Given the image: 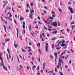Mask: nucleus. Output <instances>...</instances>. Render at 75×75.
Returning a JSON list of instances; mask_svg holds the SVG:
<instances>
[{
    "mask_svg": "<svg viewBox=\"0 0 75 75\" xmlns=\"http://www.w3.org/2000/svg\"><path fill=\"white\" fill-rule=\"evenodd\" d=\"M65 53H66L65 52H62L61 54V56H62V55H63V54H65Z\"/></svg>",
    "mask_w": 75,
    "mask_h": 75,
    "instance_id": "obj_17",
    "label": "nucleus"
},
{
    "mask_svg": "<svg viewBox=\"0 0 75 75\" xmlns=\"http://www.w3.org/2000/svg\"><path fill=\"white\" fill-rule=\"evenodd\" d=\"M39 68H40V66H39L37 67V69L38 71L39 70Z\"/></svg>",
    "mask_w": 75,
    "mask_h": 75,
    "instance_id": "obj_37",
    "label": "nucleus"
},
{
    "mask_svg": "<svg viewBox=\"0 0 75 75\" xmlns=\"http://www.w3.org/2000/svg\"><path fill=\"white\" fill-rule=\"evenodd\" d=\"M44 7L45 8V9H47V7H46L45 6H44Z\"/></svg>",
    "mask_w": 75,
    "mask_h": 75,
    "instance_id": "obj_51",
    "label": "nucleus"
},
{
    "mask_svg": "<svg viewBox=\"0 0 75 75\" xmlns=\"http://www.w3.org/2000/svg\"><path fill=\"white\" fill-rule=\"evenodd\" d=\"M20 20H24V17L22 18L21 17L20 18Z\"/></svg>",
    "mask_w": 75,
    "mask_h": 75,
    "instance_id": "obj_25",
    "label": "nucleus"
},
{
    "mask_svg": "<svg viewBox=\"0 0 75 75\" xmlns=\"http://www.w3.org/2000/svg\"><path fill=\"white\" fill-rule=\"evenodd\" d=\"M61 47H60L58 48H57V47H56V49L57 50H60L61 49Z\"/></svg>",
    "mask_w": 75,
    "mask_h": 75,
    "instance_id": "obj_21",
    "label": "nucleus"
},
{
    "mask_svg": "<svg viewBox=\"0 0 75 75\" xmlns=\"http://www.w3.org/2000/svg\"><path fill=\"white\" fill-rule=\"evenodd\" d=\"M44 28H45V29L46 30H47V28H46V27H45V26H44Z\"/></svg>",
    "mask_w": 75,
    "mask_h": 75,
    "instance_id": "obj_38",
    "label": "nucleus"
},
{
    "mask_svg": "<svg viewBox=\"0 0 75 75\" xmlns=\"http://www.w3.org/2000/svg\"><path fill=\"white\" fill-rule=\"evenodd\" d=\"M31 63L33 65H34V64H33V61H31Z\"/></svg>",
    "mask_w": 75,
    "mask_h": 75,
    "instance_id": "obj_48",
    "label": "nucleus"
},
{
    "mask_svg": "<svg viewBox=\"0 0 75 75\" xmlns=\"http://www.w3.org/2000/svg\"><path fill=\"white\" fill-rule=\"evenodd\" d=\"M59 73L60 74V75H64V74H63L62 73V72H61L59 71Z\"/></svg>",
    "mask_w": 75,
    "mask_h": 75,
    "instance_id": "obj_23",
    "label": "nucleus"
},
{
    "mask_svg": "<svg viewBox=\"0 0 75 75\" xmlns=\"http://www.w3.org/2000/svg\"><path fill=\"white\" fill-rule=\"evenodd\" d=\"M68 9L70 10V11L71 12V13H74V11H73V9L71 8L70 6L68 7Z\"/></svg>",
    "mask_w": 75,
    "mask_h": 75,
    "instance_id": "obj_4",
    "label": "nucleus"
},
{
    "mask_svg": "<svg viewBox=\"0 0 75 75\" xmlns=\"http://www.w3.org/2000/svg\"><path fill=\"white\" fill-rule=\"evenodd\" d=\"M52 14H55V12L54 11H52Z\"/></svg>",
    "mask_w": 75,
    "mask_h": 75,
    "instance_id": "obj_29",
    "label": "nucleus"
},
{
    "mask_svg": "<svg viewBox=\"0 0 75 75\" xmlns=\"http://www.w3.org/2000/svg\"><path fill=\"white\" fill-rule=\"evenodd\" d=\"M67 45H68V44H67V45H65V44H64V43H62V45H61V47H66V46H67Z\"/></svg>",
    "mask_w": 75,
    "mask_h": 75,
    "instance_id": "obj_9",
    "label": "nucleus"
},
{
    "mask_svg": "<svg viewBox=\"0 0 75 75\" xmlns=\"http://www.w3.org/2000/svg\"><path fill=\"white\" fill-rule=\"evenodd\" d=\"M58 10H59V11L61 12L62 13L63 11H62V10H61V9L60 8H59L58 9Z\"/></svg>",
    "mask_w": 75,
    "mask_h": 75,
    "instance_id": "obj_27",
    "label": "nucleus"
},
{
    "mask_svg": "<svg viewBox=\"0 0 75 75\" xmlns=\"http://www.w3.org/2000/svg\"><path fill=\"white\" fill-rule=\"evenodd\" d=\"M67 31L68 32H69V31H70V30H69V29H67Z\"/></svg>",
    "mask_w": 75,
    "mask_h": 75,
    "instance_id": "obj_62",
    "label": "nucleus"
},
{
    "mask_svg": "<svg viewBox=\"0 0 75 75\" xmlns=\"http://www.w3.org/2000/svg\"><path fill=\"white\" fill-rule=\"evenodd\" d=\"M32 60L33 61H34V57H32Z\"/></svg>",
    "mask_w": 75,
    "mask_h": 75,
    "instance_id": "obj_30",
    "label": "nucleus"
},
{
    "mask_svg": "<svg viewBox=\"0 0 75 75\" xmlns=\"http://www.w3.org/2000/svg\"><path fill=\"white\" fill-rule=\"evenodd\" d=\"M57 53H54V55L55 57V62L56 63L57 62Z\"/></svg>",
    "mask_w": 75,
    "mask_h": 75,
    "instance_id": "obj_7",
    "label": "nucleus"
},
{
    "mask_svg": "<svg viewBox=\"0 0 75 75\" xmlns=\"http://www.w3.org/2000/svg\"><path fill=\"white\" fill-rule=\"evenodd\" d=\"M12 11H13V12H15V11H14V9H13V8H12Z\"/></svg>",
    "mask_w": 75,
    "mask_h": 75,
    "instance_id": "obj_54",
    "label": "nucleus"
},
{
    "mask_svg": "<svg viewBox=\"0 0 75 75\" xmlns=\"http://www.w3.org/2000/svg\"><path fill=\"white\" fill-rule=\"evenodd\" d=\"M42 20L45 23H46V24H50L51 22V21L50 20H48V19H47V21H45V19H44V18H42Z\"/></svg>",
    "mask_w": 75,
    "mask_h": 75,
    "instance_id": "obj_2",
    "label": "nucleus"
},
{
    "mask_svg": "<svg viewBox=\"0 0 75 75\" xmlns=\"http://www.w3.org/2000/svg\"><path fill=\"white\" fill-rule=\"evenodd\" d=\"M9 58H11V56L10 55V53L9 54Z\"/></svg>",
    "mask_w": 75,
    "mask_h": 75,
    "instance_id": "obj_46",
    "label": "nucleus"
},
{
    "mask_svg": "<svg viewBox=\"0 0 75 75\" xmlns=\"http://www.w3.org/2000/svg\"><path fill=\"white\" fill-rule=\"evenodd\" d=\"M48 30L49 31H51V29H48Z\"/></svg>",
    "mask_w": 75,
    "mask_h": 75,
    "instance_id": "obj_61",
    "label": "nucleus"
},
{
    "mask_svg": "<svg viewBox=\"0 0 75 75\" xmlns=\"http://www.w3.org/2000/svg\"><path fill=\"white\" fill-rule=\"evenodd\" d=\"M43 65V67H45V63H44Z\"/></svg>",
    "mask_w": 75,
    "mask_h": 75,
    "instance_id": "obj_32",
    "label": "nucleus"
},
{
    "mask_svg": "<svg viewBox=\"0 0 75 75\" xmlns=\"http://www.w3.org/2000/svg\"><path fill=\"white\" fill-rule=\"evenodd\" d=\"M71 4V2H69V3H68V4L70 5Z\"/></svg>",
    "mask_w": 75,
    "mask_h": 75,
    "instance_id": "obj_59",
    "label": "nucleus"
},
{
    "mask_svg": "<svg viewBox=\"0 0 75 75\" xmlns=\"http://www.w3.org/2000/svg\"><path fill=\"white\" fill-rule=\"evenodd\" d=\"M46 46H45L46 50L47 51H48V44L46 43Z\"/></svg>",
    "mask_w": 75,
    "mask_h": 75,
    "instance_id": "obj_5",
    "label": "nucleus"
},
{
    "mask_svg": "<svg viewBox=\"0 0 75 75\" xmlns=\"http://www.w3.org/2000/svg\"><path fill=\"white\" fill-rule=\"evenodd\" d=\"M23 28H25V22L24 21L23 22Z\"/></svg>",
    "mask_w": 75,
    "mask_h": 75,
    "instance_id": "obj_10",
    "label": "nucleus"
},
{
    "mask_svg": "<svg viewBox=\"0 0 75 75\" xmlns=\"http://www.w3.org/2000/svg\"><path fill=\"white\" fill-rule=\"evenodd\" d=\"M6 56H7V59H8V60L9 58H8V55H7Z\"/></svg>",
    "mask_w": 75,
    "mask_h": 75,
    "instance_id": "obj_43",
    "label": "nucleus"
},
{
    "mask_svg": "<svg viewBox=\"0 0 75 75\" xmlns=\"http://www.w3.org/2000/svg\"><path fill=\"white\" fill-rule=\"evenodd\" d=\"M30 6H33V3H31L30 4Z\"/></svg>",
    "mask_w": 75,
    "mask_h": 75,
    "instance_id": "obj_35",
    "label": "nucleus"
},
{
    "mask_svg": "<svg viewBox=\"0 0 75 75\" xmlns=\"http://www.w3.org/2000/svg\"><path fill=\"white\" fill-rule=\"evenodd\" d=\"M74 24V22H72L71 23V24Z\"/></svg>",
    "mask_w": 75,
    "mask_h": 75,
    "instance_id": "obj_64",
    "label": "nucleus"
},
{
    "mask_svg": "<svg viewBox=\"0 0 75 75\" xmlns=\"http://www.w3.org/2000/svg\"><path fill=\"white\" fill-rule=\"evenodd\" d=\"M37 45L38 47H40V43L38 42V44H37Z\"/></svg>",
    "mask_w": 75,
    "mask_h": 75,
    "instance_id": "obj_18",
    "label": "nucleus"
},
{
    "mask_svg": "<svg viewBox=\"0 0 75 75\" xmlns=\"http://www.w3.org/2000/svg\"><path fill=\"white\" fill-rule=\"evenodd\" d=\"M55 37H54L52 39V40H55Z\"/></svg>",
    "mask_w": 75,
    "mask_h": 75,
    "instance_id": "obj_49",
    "label": "nucleus"
},
{
    "mask_svg": "<svg viewBox=\"0 0 75 75\" xmlns=\"http://www.w3.org/2000/svg\"><path fill=\"white\" fill-rule=\"evenodd\" d=\"M54 45H53V44H52V48L53 49H54Z\"/></svg>",
    "mask_w": 75,
    "mask_h": 75,
    "instance_id": "obj_41",
    "label": "nucleus"
},
{
    "mask_svg": "<svg viewBox=\"0 0 75 75\" xmlns=\"http://www.w3.org/2000/svg\"><path fill=\"white\" fill-rule=\"evenodd\" d=\"M1 43H2V45H3V46H4V45H6V44H5V43H4L1 42Z\"/></svg>",
    "mask_w": 75,
    "mask_h": 75,
    "instance_id": "obj_28",
    "label": "nucleus"
},
{
    "mask_svg": "<svg viewBox=\"0 0 75 75\" xmlns=\"http://www.w3.org/2000/svg\"><path fill=\"white\" fill-rule=\"evenodd\" d=\"M53 25L54 26H55V27H57L58 25H57V23L56 22L53 23Z\"/></svg>",
    "mask_w": 75,
    "mask_h": 75,
    "instance_id": "obj_8",
    "label": "nucleus"
},
{
    "mask_svg": "<svg viewBox=\"0 0 75 75\" xmlns=\"http://www.w3.org/2000/svg\"><path fill=\"white\" fill-rule=\"evenodd\" d=\"M3 26L4 27V30L5 32H6V33H7V30H6V26H5V25H3Z\"/></svg>",
    "mask_w": 75,
    "mask_h": 75,
    "instance_id": "obj_13",
    "label": "nucleus"
},
{
    "mask_svg": "<svg viewBox=\"0 0 75 75\" xmlns=\"http://www.w3.org/2000/svg\"><path fill=\"white\" fill-rule=\"evenodd\" d=\"M15 23V24H17V21L16 20L13 21Z\"/></svg>",
    "mask_w": 75,
    "mask_h": 75,
    "instance_id": "obj_39",
    "label": "nucleus"
},
{
    "mask_svg": "<svg viewBox=\"0 0 75 75\" xmlns=\"http://www.w3.org/2000/svg\"><path fill=\"white\" fill-rule=\"evenodd\" d=\"M15 43H16V42H15V43L14 44V45L16 48H17V47L18 46V45L17 44H15Z\"/></svg>",
    "mask_w": 75,
    "mask_h": 75,
    "instance_id": "obj_11",
    "label": "nucleus"
},
{
    "mask_svg": "<svg viewBox=\"0 0 75 75\" xmlns=\"http://www.w3.org/2000/svg\"><path fill=\"white\" fill-rule=\"evenodd\" d=\"M30 12H32V13H34V10L33 9H32L31 11L30 10Z\"/></svg>",
    "mask_w": 75,
    "mask_h": 75,
    "instance_id": "obj_34",
    "label": "nucleus"
},
{
    "mask_svg": "<svg viewBox=\"0 0 75 75\" xmlns=\"http://www.w3.org/2000/svg\"><path fill=\"white\" fill-rule=\"evenodd\" d=\"M52 33V34H57V33H58V31H53Z\"/></svg>",
    "mask_w": 75,
    "mask_h": 75,
    "instance_id": "obj_14",
    "label": "nucleus"
},
{
    "mask_svg": "<svg viewBox=\"0 0 75 75\" xmlns=\"http://www.w3.org/2000/svg\"><path fill=\"white\" fill-rule=\"evenodd\" d=\"M62 42H65V41L64 40H62Z\"/></svg>",
    "mask_w": 75,
    "mask_h": 75,
    "instance_id": "obj_60",
    "label": "nucleus"
},
{
    "mask_svg": "<svg viewBox=\"0 0 75 75\" xmlns=\"http://www.w3.org/2000/svg\"><path fill=\"white\" fill-rule=\"evenodd\" d=\"M27 69H30V67H28V66H27Z\"/></svg>",
    "mask_w": 75,
    "mask_h": 75,
    "instance_id": "obj_55",
    "label": "nucleus"
},
{
    "mask_svg": "<svg viewBox=\"0 0 75 75\" xmlns=\"http://www.w3.org/2000/svg\"><path fill=\"white\" fill-rule=\"evenodd\" d=\"M61 62H62V64H63V61H62V59L61 58V57H59V63L58 64L57 66V68H59V65L61 67V68H62V66H61Z\"/></svg>",
    "mask_w": 75,
    "mask_h": 75,
    "instance_id": "obj_1",
    "label": "nucleus"
},
{
    "mask_svg": "<svg viewBox=\"0 0 75 75\" xmlns=\"http://www.w3.org/2000/svg\"><path fill=\"white\" fill-rule=\"evenodd\" d=\"M17 69L18 71L19 70H20V68L18 67H17Z\"/></svg>",
    "mask_w": 75,
    "mask_h": 75,
    "instance_id": "obj_22",
    "label": "nucleus"
},
{
    "mask_svg": "<svg viewBox=\"0 0 75 75\" xmlns=\"http://www.w3.org/2000/svg\"><path fill=\"white\" fill-rule=\"evenodd\" d=\"M52 17L53 18L54 17V18H55V17H56V15H55L54 14H53L52 15Z\"/></svg>",
    "mask_w": 75,
    "mask_h": 75,
    "instance_id": "obj_26",
    "label": "nucleus"
},
{
    "mask_svg": "<svg viewBox=\"0 0 75 75\" xmlns=\"http://www.w3.org/2000/svg\"><path fill=\"white\" fill-rule=\"evenodd\" d=\"M17 6L19 8H21V6Z\"/></svg>",
    "mask_w": 75,
    "mask_h": 75,
    "instance_id": "obj_53",
    "label": "nucleus"
},
{
    "mask_svg": "<svg viewBox=\"0 0 75 75\" xmlns=\"http://www.w3.org/2000/svg\"><path fill=\"white\" fill-rule=\"evenodd\" d=\"M41 59H40V58H39L38 59V61H39V62H40V60Z\"/></svg>",
    "mask_w": 75,
    "mask_h": 75,
    "instance_id": "obj_45",
    "label": "nucleus"
},
{
    "mask_svg": "<svg viewBox=\"0 0 75 75\" xmlns=\"http://www.w3.org/2000/svg\"><path fill=\"white\" fill-rule=\"evenodd\" d=\"M6 4H4L3 5V7H5V6H6Z\"/></svg>",
    "mask_w": 75,
    "mask_h": 75,
    "instance_id": "obj_58",
    "label": "nucleus"
},
{
    "mask_svg": "<svg viewBox=\"0 0 75 75\" xmlns=\"http://www.w3.org/2000/svg\"><path fill=\"white\" fill-rule=\"evenodd\" d=\"M20 67H21V68H22V69H23V67L22 65H20Z\"/></svg>",
    "mask_w": 75,
    "mask_h": 75,
    "instance_id": "obj_50",
    "label": "nucleus"
},
{
    "mask_svg": "<svg viewBox=\"0 0 75 75\" xmlns=\"http://www.w3.org/2000/svg\"><path fill=\"white\" fill-rule=\"evenodd\" d=\"M54 71L55 72H57V67H55V68Z\"/></svg>",
    "mask_w": 75,
    "mask_h": 75,
    "instance_id": "obj_36",
    "label": "nucleus"
},
{
    "mask_svg": "<svg viewBox=\"0 0 75 75\" xmlns=\"http://www.w3.org/2000/svg\"><path fill=\"white\" fill-rule=\"evenodd\" d=\"M38 51L39 52L40 54H41V50L40 49H38Z\"/></svg>",
    "mask_w": 75,
    "mask_h": 75,
    "instance_id": "obj_19",
    "label": "nucleus"
},
{
    "mask_svg": "<svg viewBox=\"0 0 75 75\" xmlns=\"http://www.w3.org/2000/svg\"><path fill=\"white\" fill-rule=\"evenodd\" d=\"M4 21L5 22L6 24H7V21Z\"/></svg>",
    "mask_w": 75,
    "mask_h": 75,
    "instance_id": "obj_56",
    "label": "nucleus"
},
{
    "mask_svg": "<svg viewBox=\"0 0 75 75\" xmlns=\"http://www.w3.org/2000/svg\"><path fill=\"white\" fill-rule=\"evenodd\" d=\"M35 28H37V29H38L39 28H38V27H37V26H36L35 27Z\"/></svg>",
    "mask_w": 75,
    "mask_h": 75,
    "instance_id": "obj_63",
    "label": "nucleus"
},
{
    "mask_svg": "<svg viewBox=\"0 0 75 75\" xmlns=\"http://www.w3.org/2000/svg\"><path fill=\"white\" fill-rule=\"evenodd\" d=\"M67 71H68V72H69L70 71V70L69 69V68L67 70Z\"/></svg>",
    "mask_w": 75,
    "mask_h": 75,
    "instance_id": "obj_57",
    "label": "nucleus"
},
{
    "mask_svg": "<svg viewBox=\"0 0 75 75\" xmlns=\"http://www.w3.org/2000/svg\"><path fill=\"white\" fill-rule=\"evenodd\" d=\"M50 58H52V59L53 58V56L52 55H50Z\"/></svg>",
    "mask_w": 75,
    "mask_h": 75,
    "instance_id": "obj_24",
    "label": "nucleus"
},
{
    "mask_svg": "<svg viewBox=\"0 0 75 75\" xmlns=\"http://www.w3.org/2000/svg\"><path fill=\"white\" fill-rule=\"evenodd\" d=\"M27 7H29V4H27Z\"/></svg>",
    "mask_w": 75,
    "mask_h": 75,
    "instance_id": "obj_52",
    "label": "nucleus"
},
{
    "mask_svg": "<svg viewBox=\"0 0 75 75\" xmlns=\"http://www.w3.org/2000/svg\"><path fill=\"white\" fill-rule=\"evenodd\" d=\"M29 11V10H26V13H28V12Z\"/></svg>",
    "mask_w": 75,
    "mask_h": 75,
    "instance_id": "obj_47",
    "label": "nucleus"
},
{
    "mask_svg": "<svg viewBox=\"0 0 75 75\" xmlns=\"http://www.w3.org/2000/svg\"><path fill=\"white\" fill-rule=\"evenodd\" d=\"M8 29H9V30H11V28L10 27V26H9V27L8 28Z\"/></svg>",
    "mask_w": 75,
    "mask_h": 75,
    "instance_id": "obj_44",
    "label": "nucleus"
},
{
    "mask_svg": "<svg viewBox=\"0 0 75 75\" xmlns=\"http://www.w3.org/2000/svg\"><path fill=\"white\" fill-rule=\"evenodd\" d=\"M1 65H2L3 67V68L5 70H6L7 71H8V70H7V67H6L5 66V65H4V63L3 62H1Z\"/></svg>",
    "mask_w": 75,
    "mask_h": 75,
    "instance_id": "obj_3",
    "label": "nucleus"
},
{
    "mask_svg": "<svg viewBox=\"0 0 75 75\" xmlns=\"http://www.w3.org/2000/svg\"><path fill=\"white\" fill-rule=\"evenodd\" d=\"M29 30L30 31H31V25H29Z\"/></svg>",
    "mask_w": 75,
    "mask_h": 75,
    "instance_id": "obj_16",
    "label": "nucleus"
},
{
    "mask_svg": "<svg viewBox=\"0 0 75 75\" xmlns=\"http://www.w3.org/2000/svg\"><path fill=\"white\" fill-rule=\"evenodd\" d=\"M29 17L31 19H33V15L32 14H30Z\"/></svg>",
    "mask_w": 75,
    "mask_h": 75,
    "instance_id": "obj_12",
    "label": "nucleus"
},
{
    "mask_svg": "<svg viewBox=\"0 0 75 75\" xmlns=\"http://www.w3.org/2000/svg\"><path fill=\"white\" fill-rule=\"evenodd\" d=\"M16 30H17V38H18V30L17 29H16Z\"/></svg>",
    "mask_w": 75,
    "mask_h": 75,
    "instance_id": "obj_20",
    "label": "nucleus"
},
{
    "mask_svg": "<svg viewBox=\"0 0 75 75\" xmlns=\"http://www.w3.org/2000/svg\"><path fill=\"white\" fill-rule=\"evenodd\" d=\"M2 55V53L1 52L0 54V59H1V62H3V58H2V57H1Z\"/></svg>",
    "mask_w": 75,
    "mask_h": 75,
    "instance_id": "obj_6",
    "label": "nucleus"
},
{
    "mask_svg": "<svg viewBox=\"0 0 75 75\" xmlns=\"http://www.w3.org/2000/svg\"><path fill=\"white\" fill-rule=\"evenodd\" d=\"M7 41H10V39H6L5 40L6 42Z\"/></svg>",
    "mask_w": 75,
    "mask_h": 75,
    "instance_id": "obj_31",
    "label": "nucleus"
},
{
    "mask_svg": "<svg viewBox=\"0 0 75 75\" xmlns=\"http://www.w3.org/2000/svg\"><path fill=\"white\" fill-rule=\"evenodd\" d=\"M9 16L11 17H12V15H11V13H9Z\"/></svg>",
    "mask_w": 75,
    "mask_h": 75,
    "instance_id": "obj_42",
    "label": "nucleus"
},
{
    "mask_svg": "<svg viewBox=\"0 0 75 75\" xmlns=\"http://www.w3.org/2000/svg\"><path fill=\"white\" fill-rule=\"evenodd\" d=\"M21 50H22V52H26V51H25V50H24V49H21Z\"/></svg>",
    "mask_w": 75,
    "mask_h": 75,
    "instance_id": "obj_40",
    "label": "nucleus"
},
{
    "mask_svg": "<svg viewBox=\"0 0 75 75\" xmlns=\"http://www.w3.org/2000/svg\"><path fill=\"white\" fill-rule=\"evenodd\" d=\"M7 51H8V54H10V50H9V49H7Z\"/></svg>",
    "mask_w": 75,
    "mask_h": 75,
    "instance_id": "obj_33",
    "label": "nucleus"
},
{
    "mask_svg": "<svg viewBox=\"0 0 75 75\" xmlns=\"http://www.w3.org/2000/svg\"><path fill=\"white\" fill-rule=\"evenodd\" d=\"M48 19H50L51 20L54 19V18L52 17H50L49 18H48Z\"/></svg>",
    "mask_w": 75,
    "mask_h": 75,
    "instance_id": "obj_15",
    "label": "nucleus"
}]
</instances>
